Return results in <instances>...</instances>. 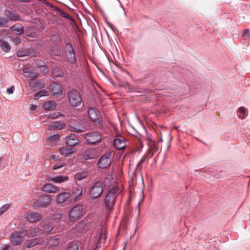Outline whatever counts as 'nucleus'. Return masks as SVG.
Here are the masks:
<instances>
[{
  "mask_svg": "<svg viewBox=\"0 0 250 250\" xmlns=\"http://www.w3.org/2000/svg\"><path fill=\"white\" fill-rule=\"evenodd\" d=\"M59 152L64 156H67L74 153L75 150L73 148H67L65 146L61 147L59 149Z\"/></svg>",
  "mask_w": 250,
  "mask_h": 250,
  "instance_id": "4be33fe9",
  "label": "nucleus"
},
{
  "mask_svg": "<svg viewBox=\"0 0 250 250\" xmlns=\"http://www.w3.org/2000/svg\"><path fill=\"white\" fill-rule=\"evenodd\" d=\"M67 250H78V247L76 244H71L68 247Z\"/></svg>",
  "mask_w": 250,
  "mask_h": 250,
  "instance_id": "79ce46f5",
  "label": "nucleus"
},
{
  "mask_svg": "<svg viewBox=\"0 0 250 250\" xmlns=\"http://www.w3.org/2000/svg\"><path fill=\"white\" fill-rule=\"evenodd\" d=\"M64 52L65 61L71 63H74L76 62V54L72 46L69 43H67L65 45Z\"/></svg>",
  "mask_w": 250,
  "mask_h": 250,
  "instance_id": "20e7f679",
  "label": "nucleus"
},
{
  "mask_svg": "<svg viewBox=\"0 0 250 250\" xmlns=\"http://www.w3.org/2000/svg\"><path fill=\"white\" fill-rule=\"evenodd\" d=\"M250 30L249 29H246L244 31L242 37L245 39H246L249 37L250 35Z\"/></svg>",
  "mask_w": 250,
  "mask_h": 250,
  "instance_id": "37998d69",
  "label": "nucleus"
},
{
  "mask_svg": "<svg viewBox=\"0 0 250 250\" xmlns=\"http://www.w3.org/2000/svg\"><path fill=\"white\" fill-rule=\"evenodd\" d=\"M48 95V92L45 90H42L35 94L36 99H39L42 96H45Z\"/></svg>",
  "mask_w": 250,
  "mask_h": 250,
  "instance_id": "72a5a7b5",
  "label": "nucleus"
},
{
  "mask_svg": "<svg viewBox=\"0 0 250 250\" xmlns=\"http://www.w3.org/2000/svg\"><path fill=\"white\" fill-rule=\"evenodd\" d=\"M10 205L9 204H6L2 206L0 208V215L4 213L6 211H7L9 208H10Z\"/></svg>",
  "mask_w": 250,
  "mask_h": 250,
  "instance_id": "58836bf2",
  "label": "nucleus"
},
{
  "mask_svg": "<svg viewBox=\"0 0 250 250\" xmlns=\"http://www.w3.org/2000/svg\"><path fill=\"white\" fill-rule=\"evenodd\" d=\"M83 157L85 160L93 159L96 157L94 151L92 149H86L83 154Z\"/></svg>",
  "mask_w": 250,
  "mask_h": 250,
  "instance_id": "b1692460",
  "label": "nucleus"
},
{
  "mask_svg": "<svg viewBox=\"0 0 250 250\" xmlns=\"http://www.w3.org/2000/svg\"><path fill=\"white\" fill-rule=\"evenodd\" d=\"M145 158H142L139 162V164H140L145 161Z\"/></svg>",
  "mask_w": 250,
  "mask_h": 250,
  "instance_id": "4d7b16f0",
  "label": "nucleus"
},
{
  "mask_svg": "<svg viewBox=\"0 0 250 250\" xmlns=\"http://www.w3.org/2000/svg\"><path fill=\"white\" fill-rule=\"evenodd\" d=\"M49 88L51 94L55 96H60L62 93L63 88L60 83H52Z\"/></svg>",
  "mask_w": 250,
  "mask_h": 250,
  "instance_id": "f8f14e48",
  "label": "nucleus"
},
{
  "mask_svg": "<svg viewBox=\"0 0 250 250\" xmlns=\"http://www.w3.org/2000/svg\"><path fill=\"white\" fill-rule=\"evenodd\" d=\"M42 189L43 191L48 193H57L60 191V188L54 186L51 183H47L45 184L42 188Z\"/></svg>",
  "mask_w": 250,
  "mask_h": 250,
  "instance_id": "f3484780",
  "label": "nucleus"
},
{
  "mask_svg": "<svg viewBox=\"0 0 250 250\" xmlns=\"http://www.w3.org/2000/svg\"><path fill=\"white\" fill-rule=\"evenodd\" d=\"M60 136L59 134H54L51 135L46 138L47 143L53 145L54 143H57L60 140Z\"/></svg>",
  "mask_w": 250,
  "mask_h": 250,
  "instance_id": "a878e982",
  "label": "nucleus"
},
{
  "mask_svg": "<svg viewBox=\"0 0 250 250\" xmlns=\"http://www.w3.org/2000/svg\"><path fill=\"white\" fill-rule=\"evenodd\" d=\"M42 218V215L37 212L28 211L26 218L30 223H35L39 221Z\"/></svg>",
  "mask_w": 250,
  "mask_h": 250,
  "instance_id": "2eb2a0df",
  "label": "nucleus"
},
{
  "mask_svg": "<svg viewBox=\"0 0 250 250\" xmlns=\"http://www.w3.org/2000/svg\"><path fill=\"white\" fill-rule=\"evenodd\" d=\"M87 172L83 171L78 172L75 175V179L76 181H81L87 176Z\"/></svg>",
  "mask_w": 250,
  "mask_h": 250,
  "instance_id": "c85d7f7f",
  "label": "nucleus"
},
{
  "mask_svg": "<svg viewBox=\"0 0 250 250\" xmlns=\"http://www.w3.org/2000/svg\"><path fill=\"white\" fill-rule=\"evenodd\" d=\"M48 181L54 182L55 183L61 184L68 181L69 177L67 176H63L62 175H57L54 177L47 176V179Z\"/></svg>",
  "mask_w": 250,
  "mask_h": 250,
  "instance_id": "dca6fc26",
  "label": "nucleus"
},
{
  "mask_svg": "<svg viewBox=\"0 0 250 250\" xmlns=\"http://www.w3.org/2000/svg\"><path fill=\"white\" fill-rule=\"evenodd\" d=\"M71 201V194L70 192H63L56 196V202L59 204L67 205Z\"/></svg>",
  "mask_w": 250,
  "mask_h": 250,
  "instance_id": "1a4fd4ad",
  "label": "nucleus"
},
{
  "mask_svg": "<svg viewBox=\"0 0 250 250\" xmlns=\"http://www.w3.org/2000/svg\"><path fill=\"white\" fill-rule=\"evenodd\" d=\"M80 142L81 138L75 134H71L66 138V143L69 146H75L79 145Z\"/></svg>",
  "mask_w": 250,
  "mask_h": 250,
  "instance_id": "9b49d317",
  "label": "nucleus"
},
{
  "mask_svg": "<svg viewBox=\"0 0 250 250\" xmlns=\"http://www.w3.org/2000/svg\"><path fill=\"white\" fill-rule=\"evenodd\" d=\"M23 233L27 237H33L42 234V229L38 227H32L29 229H23Z\"/></svg>",
  "mask_w": 250,
  "mask_h": 250,
  "instance_id": "ddd939ff",
  "label": "nucleus"
},
{
  "mask_svg": "<svg viewBox=\"0 0 250 250\" xmlns=\"http://www.w3.org/2000/svg\"><path fill=\"white\" fill-rule=\"evenodd\" d=\"M12 30L19 35L21 34L24 32L23 28L16 24L12 27Z\"/></svg>",
  "mask_w": 250,
  "mask_h": 250,
  "instance_id": "2f4dec72",
  "label": "nucleus"
},
{
  "mask_svg": "<svg viewBox=\"0 0 250 250\" xmlns=\"http://www.w3.org/2000/svg\"><path fill=\"white\" fill-rule=\"evenodd\" d=\"M53 74L56 77H61V76H62V74H55V72H53Z\"/></svg>",
  "mask_w": 250,
  "mask_h": 250,
  "instance_id": "5fc2aeb1",
  "label": "nucleus"
},
{
  "mask_svg": "<svg viewBox=\"0 0 250 250\" xmlns=\"http://www.w3.org/2000/svg\"><path fill=\"white\" fill-rule=\"evenodd\" d=\"M103 192V184L100 181L96 182L89 190L90 196L92 199H97L100 197Z\"/></svg>",
  "mask_w": 250,
  "mask_h": 250,
  "instance_id": "f03ea898",
  "label": "nucleus"
},
{
  "mask_svg": "<svg viewBox=\"0 0 250 250\" xmlns=\"http://www.w3.org/2000/svg\"><path fill=\"white\" fill-rule=\"evenodd\" d=\"M28 69H29L26 66L24 67L23 71L25 75L27 74V73L30 72V71Z\"/></svg>",
  "mask_w": 250,
  "mask_h": 250,
  "instance_id": "603ef678",
  "label": "nucleus"
},
{
  "mask_svg": "<svg viewBox=\"0 0 250 250\" xmlns=\"http://www.w3.org/2000/svg\"><path fill=\"white\" fill-rule=\"evenodd\" d=\"M40 1L42 2L44 4H46V5L49 6L50 4L49 2L46 1L45 0H39Z\"/></svg>",
  "mask_w": 250,
  "mask_h": 250,
  "instance_id": "864d4df0",
  "label": "nucleus"
},
{
  "mask_svg": "<svg viewBox=\"0 0 250 250\" xmlns=\"http://www.w3.org/2000/svg\"><path fill=\"white\" fill-rule=\"evenodd\" d=\"M42 227L43 228L42 232L43 231L46 232H51L54 229V226L53 225V224L50 223L49 220L43 221L42 222Z\"/></svg>",
  "mask_w": 250,
  "mask_h": 250,
  "instance_id": "aec40b11",
  "label": "nucleus"
},
{
  "mask_svg": "<svg viewBox=\"0 0 250 250\" xmlns=\"http://www.w3.org/2000/svg\"><path fill=\"white\" fill-rule=\"evenodd\" d=\"M43 106L45 110L51 111L56 108V104L54 101H51L45 103Z\"/></svg>",
  "mask_w": 250,
  "mask_h": 250,
  "instance_id": "bb28decb",
  "label": "nucleus"
},
{
  "mask_svg": "<svg viewBox=\"0 0 250 250\" xmlns=\"http://www.w3.org/2000/svg\"><path fill=\"white\" fill-rule=\"evenodd\" d=\"M51 161H58L59 160V156L57 155L53 154L50 158Z\"/></svg>",
  "mask_w": 250,
  "mask_h": 250,
  "instance_id": "49530a36",
  "label": "nucleus"
},
{
  "mask_svg": "<svg viewBox=\"0 0 250 250\" xmlns=\"http://www.w3.org/2000/svg\"><path fill=\"white\" fill-rule=\"evenodd\" d=\"M39 76V74L37 72H31L30 71L29 72L25 75V76L28 78H30L32 79L37 78Z\"/></svg>",
  "mask_w": 250,
  "mask_h": 250,
  "instance_id": "4c0bfd02",
  "label": "nucleus"
},
{
  "mask_svg": "<svg viewBox=\"0 0 250 250\" xmlns=\"http://www.w3.org/2000/svg\"><path fill=\"white\" fill-rule=\"evenodd\" d=\"M62 214L60 213H57L54 216V219L56 221V222H58L62 218Z\"/></svg>",
  "mask_w": 250,
  "mask_h": 250,
  "instance_id": "c03bdc74",
  "label": "nucleus"
},
{
  "mask_svg": "<svg viewBox=\"0 0 250 250\" xmlns=\"http://www.w3.org/2000/svg\"><path fill=\"white\" fill-rule=\"evenodd\" d=\"M8 22V20L5 17H0V26H5Z\"/></svg>",
  "mask_w": 250,
  "mask_h": 250,
  "instance_id": "ea45409f",
  "label": "nucleus"
},
{
  "mask_svg": "<svg viewBox=\"0 0 250 250\" xmlns=\"http://www.w3.org/2000/svg\"><path fill=\"white\" fill-rule=\"evenodd\" d=\"M62 115L60 113H54L51 114H49L48 116H46L47 119H55L57 118L58 116H61Z\"/></svg>",
  "mask_w": 250,
  "mask_h": 250,
  "instance_id": "a19ab883",
  "label": "nucleus"
},
{
  "mask_svg": "<svg viewBox=\"0 0 250 250\" xmlns=\"http://www.w3.org/2000/svg\"><path fill=\"white\" fill-rule=\"evenodd\" d=\"M37 108V106L35 105H32L31 107V109L32 110H35Z\"/></svg>",
  "mask_w": 250,
  "mask_h": 250,
  "instance_id": "6e6d98bb",
  "label": "nucleus"
},
{
  "mask_svg": "<svg viewBox=\"0 0 250 250\" xmlns=\"http://www.w3.org/2000/svg\"><path fill=\"white\" fill-rule=\"evenodd\" d=\"M43 242L42 239L39 238H36L30 240L27 242L26 247L27 248H32L37 245L41 244Z\"/></svg>",
  "mask_w": 250,
  "mask_h": 250,
  "instance_id": "5701e85b",
  "label": "nucleus"
},
{
  "mask_svg": "<svg viewBox=\"0 0 250 250\" xmlns=\"http://www.w3.org/2000/svg\"><path fill=\"white\" fill-rule=\"evenodd\" d=\"M83 216V207L81 205L74 207L69 212V218L71 221H76Z\"/></svg>",
  "mask_w": 250,
  "mask_h": 250,
  "instance_id": "39448f33",
  "label": "nucleus"
},
{
  "mask_svg": "<svg viewBox=\"0 0 250 250\" xmlns=\"http://www.w3.org/2000/svg\"><path fill=\"white\" fill-rule=\"evenodd\" d=\"M60 243V239L57 236H55L54 237L51 238L48 242V244L51 247H55L58 245Z\"/></svg>",
  "mask_w": 250,
  "mask_h": 250,
  "instance_id": "c756f323",
  "label": "nucleus"
},
{
  "mask_svg": "<svg viewBox=\"0 0 250 250\" xmlns=\"http://www.w3.org/2000/svg\"><path fill=\"white\" fill-rule=\"evenodd\" d=\"M12 247L10 245H3L1 248V250H12Z\"/></svg>",
  "mask_w": 250,
  "mask_h": 250,
  "instance_id": "a18cd8bd",
  "label": "nucleus"
},
{
  "mask_svg": "<svg viewBox=\"0 0 250 250\" xmlns=\"http://www.w3.org/2000/svg\"><path fill=\"white\" fill-rule=\"evenodd\" d=\"M0 47L5 52H8L11 48L8 43L3 40H0Z\"/></svg>",
  "mask_w": 250,
  "mask_h": 250,
  "instance_id": "cd10ccee",
  "label": "nucleus"
},
{
  "mask_svg": "<svg viewBox=\"0 0 250 250\" xmlns=\"http://www.w3.org/2000/svg\"><path fill=\"white\" fill-rule=\"evenodd\" d=\"M114 146L118 149H123L126 146L125 139L122 136H119L114 141Z\"/></svg>",
  "mask_w": 250,
  "mask_h": 250,
  "instance_id": "6ab92c4d",
  "label": "nucleus"
},
{
  "mask_svg": "<svg viewBox=\"0 0 250 250\" xmlns=\"http://www.w3.org/2000/svg\"><path fill=\"white\" fill-rule=\"evenodd\" d=\"M55 10L59 12V14L60 16H61L62 17H63V18H64L65 19H71V16L70 15H69V14L65 13L64 12H63V11H62L60 9H59L58 8H55Z\"/></svg>",
  "mask_w": 250,
  "mask_h": 250,
  "instance_id": "473e14b6",
  "label": "nucleus"
},
{
  "mask_svg": "<svg viewBox=\"0 0 250 250\" xmlns=\"http://www.w3.org/2000/svg\"><path fill=\"white\" fill-rule=\"evenodd\" d=\"M23 232L15 231L10 235V241L11 243L15 246L21 245L23 241Z\"/></svg>",
  "mask_w": 250,
  "mask_h": 250,
  "instance_id": "6e6552de",
  "label": "nucleus"
},
{
  "mask_svg": "<svg viewBox=\"0 0 250 250\" xmlns=\"http://www.w3.org/2000/svg\"><path fill=\"white\" fill-rule=\"evenodd\" d=\"M69 102L72 106L76 107L80 105L82 98L79 91L77 90H70L67 94Z\"/></svg>",
  "mask_w": 250,
  "mask_h": 250,
  "instance_id": "7ed1b4c3",
  "label": "nucleus"
},
{
  "mask_svg": "<svg viewBox=\"0 0 250 250\" xmlns=\"http://www.w3.org/2000/svg\"><path fill=\"white\" fill-rule=\"evenodd\" d=\"M65 165V163L64 161L60 160L59 161V162L57 164L52 165V167L53 169L56 170V169H57L58 168L63 167Z\"/></svg>",
  "mask_w": 250,
  "mask_h": 250,
  "instance_id": "f704fd0d",
  "label": "nucleus"
},
{
  "mask_svg": "<svg viewBox=\"0 0 250 250\" xmlns=\"http://www.w3.org/2000/svg\"><path fill=\"white\" fill-rule=\"evenodd\" d=\"M50 196L45 195L41 196L36 202V205L40 208H45L48 206L50 202Z\"/></svg>",
  "mask_w": 250,
  "mask_h": 250,
  "instance_id": "4468645a",
  "label": "nucleus"
},
{
  "mask_svg": "<svg viewBox=\"0 0 250 250\" xmlns=\"http://www.w3.org/2000/svg\"><path fill=\"white\" fill-rule=\"evenodd\" d=\"M113 157L111 152H108L100 158L98 165L100 168L108 167L112 162Z\"/></svg>",
  "mask_w": 250,
  "mask_h": 250,
  "instance_id": "423d86ee",
  "label": "nucleus"
},
{
  "mask_svg": "<svg viewBox=\"0 0 250 250\" xmlns=\"http://www.w3.org/2000/svg\"><path fill=\"white\" fill-rule=\"evenodd\" d=\"M88 115L93 122L99 125L101 124L102 118L98 110L95 108H90L88 111Z\"/></svg>",
  "mask_w": 250,
  "mask_h": 250,
  "instance_id": "9d476101",
  "label": "nucleus"
},
{
  "mask_svg": "<svg viewBox=\"0 0 250 250\" xmlns=\"http://www.w3.org/2000/svg\"><path fill=\"white\" fill-rule=\"evenodd\" d=\"M13 42L16 44L18 45L21 43V40L19 38H14L13 40Z\"/></svg>",
  "mask_w": 250,
  "mask_h": 250,
  "instance_id": "8fccbe9b",
  "label": "nucleus"
},
{
  "mask_svg": "<svg viewBox=\"0 0 250 250\" xmlns=\"http://www.w3.org/2000/svg\"><path fill=\"white\" fill-rule=\"evenodd\" d=\"M5 15L10 21H18L20 20V17L18 15L10 11H6L5 12Z\"/></svg>",
  "mask_w": 250,
  "mask_h": 250,
  "instance_id": "393cba45",
  "label": "nucleus"
},
{
  "mask_svg": "<svg viewBox=\"0 0 250 250\" xmlns=\"http://www.w3.org/2000/svg\"><path fill=\"white\" fill-rule=\"evenodd\" d=\"M129 184L130 187H133L136 184V173L134 171L132 172L130 176V178L129 180Z\"/></svg>",
  "mask_w": 250,
  "mask_h": 250,
  "instance_id": "7c9ffc66",
  "label": "nucleus"
},
{
  "mask_svg": "<svg viewBox=\"0 0 250 250\" xmlns=\"http://www.w3.org/2000/svg\"><path fill=\"white\" fill-rule=\"evenodd\" d=\"M102 139L101 134L96 132H92L85 135L84 140L88 144H96L100 142Z\"/></svg>",
  "mask_w": 250,
  "mask_h": 250,
  "instance_id": "0eeeda50",
  "label": "nucleus"
},
{
  "mask_svg": "<svg viewBox=\"0 0 250 250\" xmlns=\"http://www.w3.org/2000/svg\"><path fill=\"white\" fill-rule=\"evenodd\" d=\"M121 190L117 187L111 188L107 192L104 199L105 206L107 209L112 208L116 201V198L119 195Z\"/></svg>",
  "mask_w": 250,
  "mask_h": 250,
  "instance_id": "f257e3e1",
  "label": "nucleus"
},
{
  "mask_svg": "<svg viewBox=\"0 0 250 250\" xmlns=\"http://www.w3.org/2000/svg\"><path fill=\"white\" fill-rule=\"evenodd\" d=\"M79 195H81L82 194L83 191L82 190H79Z\"/></svg>",
  "mask_w": 250,
  "mask_h": 250,
  "instance_id": "13d9d810",
  "label": "nucleus"
},
{
  "mask_svg": "<svg viewBox=\"0 0 250 250\" xmlns=\"http://www.w3.org/2000/svg\"><path fill=\"white\" fill-rule=\"evenodd\" d=\"M26 55V52H23L22 51H18L17 53V56L19 57H21Z\"/></svg>",
  "mask_w": 250,
  "mask_h": 250,
  "instance_id": "3c124183",
  "label": "nucleus"
},
{
  "mask_svg": "<svg viewBox=\"0 0 250 250\" xmlns=\"http://www.w3.org/2000/svg\"><path fill=\"white\" fill-rule=\"evenodd\" d=\"M71 130L76 132L80 133L83 131V129L80 128H76L75 127H71Z\"/></svg>",
  "mask_w": 250,
  "mask_h": 250,
  "instance_id": "de8ad7c7",
  "label": "nucleus"
},
{
  "mask_svg": "<svg viewBox=\"0 0 250 250\" xmlns=\"http://www.w3.org/2000/svg\"><path fill=\"white\" fill-rule=\"evenodd\" d=\"M238 112L241 114V115H239L238 116L239 118L241 119H244L246 117V109L244 107H240L238 109Z\"/></svg>",
  "mask_w": 250,
  "mask_h": 250,
  "instance_id": "e433bc0d",
  "label": "nucleus"
},
{
  "mask_svg": "<svg viewBox=\"0 0 250 250\" xmlns=\"http://www.w3.org/2000/svg\"><path fill=\"white\" fill-rule=\"evenodd\" d=\"M14 86H11L10 87H9L7 89V92L9 94H12L14 92Z\"/></svg>",
  "mask_w": 250,
  "mask_h": 250,
  "instance_id": "09e8293b",
  "label": "nucleus"
},
{
  "mask_svg": "<svg viewBox=\"0 0 250 250\" xmlns=\"http://www.w3.org/2000/svg\"><path fill=\"white\" fill-rule=\"evenodd\" d=\"M106 238V235L105 233V229L104 228H102L101 233L99 239L98 240L99 243H102V240H104Z\"/></svg>",
  "mask_w": 250,
  "mask_h": 250,
  "instance_id": "c9c22d12",
  "label": "nucleus"
},
{
  "mask_svg": "<svg viewBox=\"0 0 250 250\" xmlns=\"http://www.w3.org/2000/svg\"><path fill=\"white\" fill-rule=\"evenodd\" d=\"M65 126V124L62 122H57L52 124L49 125L48 126V130H60Z\"/></svg>",
  "mask_w": 250,
  "mask_h": 250,
  "instance_id": "412c9836",
  "label": "nucleus"
},
{
  "mask_svg": "<svg viewBox=\"0 0 250 250\" xmlns=\"http://www.w3.org/2000/svg\"><path fill=\"white\" fill-rule=\"evenodd\" d=\"M149 145V149L148 154L146 156V157H148V158H151L154 152H157L158 149V146L156 145L155 142L152 140L150 141L148 144Z\"/></svg>",
  "mask_w": 250,
  "mask_h": 250,
  "instance_id": "a211bd4d",
  "label": "nucleus"
}]
</instances>
